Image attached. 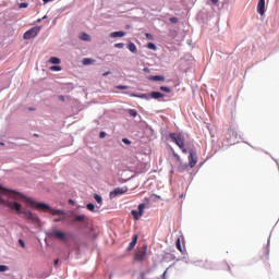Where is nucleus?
<instances>
[{"label": "nucleus", "mask_w": 279, "mask_h": 279, "mask_svg": "<svg viewBox=\"0 0 279 279\" xmlns=\"http://www.w3.org/2000/svg\"><path fill=\"white\" fill-rule=\"evenodd\" d=\"M2 196L9 197V199L16 201V199H19V197H21V193L14 192V191H11V190H7V189L0 186V204H2L7 208L15 211V214L25 215L27 220H29L34 223L38 222V216L33 214L32 211H27V210L23 211L22 210V205L19 204V202H11V201H8L5 198H2Z\"/></svg>", "instance_id": "nucleus-1"}, {"label": "nucleus", "mask_w": 279, "mask_h": 279, "mask_svg": "<svg viewBox=\"0 0 279 279\" xmlns=\"http://www.w3.org/2000/svg\"><path fill=\"white\" fill-rule=\"evenodd\" d=\"M187 134L182 131L175 132V147L180 149V151L184 155H189L187 157H198L195 154V149H193V144L191 141L186 140Z\"/></svg>", "instance_id": "nucleus-2"}, {"label": "nucleus", "mask_w": 279, "mask_h": 279, "mask_svg": "<svg viewBox=\"0 0 279 279\" xmlns=\"http://www.w3.org/2000/svg\"><path fill=\"white\" fill-rule=\"evenodd\" d=\"M225 140L229 145H236L239 144V141H241L242 138L241 135H239V133L234 131V129L229 128V130H227V133L225 134Z\"/></svg>", "instance_id": "nucleus-3"}, {"label": "nucleus", "mask_w": 279, "mask_h": 279, "mask_svg": "<svg viewBox=\"0 0 279 279\" xmlns=\"http://www.w3.org/2000/svg\"><path fill=\"white\" fill-rule=\"evenodd\" d=\"M175 250L182 254V257L177 258L175 262H184L186 263V250H184V236L180 235V238L175 239Z\"/></svg>", "instance_id": "nucleus-4"}, {"label": "nucleus", "mask_w": 279, "mask_h": 279, "mask_svg": "<svg viewBox=\"0 0 279 279\" xmlns=\"http://www.w3.org/2000/svg\"><path fill=\"white\" fill-rule=\"evenodd\" d=\"M189 163H180L178 166L177 171L180 173L186 172L190 169H193L195 165L198 163V157H187Z\"/></svg>", "instance_id": "nucleus-5"}, {"label": "nucleus", "mask_w": 279, "mask_h": 279, "mask_svg": "<svg viewBox=\"0 0 279 279\" xmlns=\"http://www.w3.org/2000/svg\"><path fill=\"white\" fill-rule=\"evenodd\" d=\"M191 64H193V57L190 53H186L184 54V57H182V59H180V64L178 65V70L186 73V70L191 68Z\"/></svg>", "instance_id": "nucleus-6"}, {"label": "nucleus", "mask_w": 279, "mask_h": 279, "mask_svg": "<svg viewBox=\"0 0 279 279\" xmlns=\"http://www.w3.org/2000/svg\"><path fill=\"white\" fill-rule=\"evenodd\" d=\"M39 33H40V27L38 26L32 27V29L25 32V34L23 35V39L25 40L34 39L38 36Z\"/></svg>", "instance_id": "nucleus-7"}, {"label": "nucleus", "mask_w": 279, "mask_h": 279, "mask_svg": "<svg viewBox=\"0 0 279 279\" xmlns=\"http://www.w3.org/2000/svg\"><path fill=\"white\" fill-rule=\"evenodd\" d=\"M27 204H29L32 207L38 209V210H49L51 207L45 203H39L34 199H27Z\"/></svg>", "instance_id": "nucleus-8"}, {"label": "nucleus", "mask_w": 279, "mask_h": 279, "mask_svg": "<svg viewBox=\"0 0 279 279\" xmlns=\"http://www.w3.org/2000/svg\"><path fill=\"white\" fill-rule=\"evenodd\" d=\"M47 236L59 239L63 242H65L68 240L65 233H63L62 231H58V230L47 232Z\"/></svg>", "instance_id": "nucleus-9"}, {"label": "nucleus", "mask_w": 279, "mask_h": 279, "mask_svg": "<svg viewBox=\"0 0 279 279\" xmlns=\"http://www.w3.org/2000/svg\"><path fill=\"white\" fill-rule=\"evenodd\" d=\"M194 264H196V267H203V268H205V269H207V270H214V269H216V267L214 266V264H213L211 262H209V260H205V262L198 260V262H196V263H194Z\"/></svg>", "instance_id": "nucleus-10"}, {"label": "nucleus", "mask_w": 279, "mask_h": 279, "mask_svg": "<svg viewBox=\"0 0 279 279\" xmlns=\"http://www.w3.org/2000/svg\"><path fill=\"white\" fill-rule=\"evenodd\" d=\"M128 191H129L128 187H117L110 192V198H114L119 195L126 194Z\"/></svg>", "instance_id": "nucleus-11"}, {"label": "nucleus", "mask_w": 279, "mask_h": 279, "mask_svg": "<svg viewBox=\"0 0 279 279\" xmlns=\"http://www.w3.org/2000/svg\"><path fill=\"white\" fill-rule=\"evenodd\" d=\"M146 256V245L142 246L137 253H135V262H142L144 260V257Z\"/></svg>", "instance_id": "nucleus-12"}, {"label": "nucleus", "mask_w": 279, "mask_h": 279, "mask_svg": "<svg viewBox=\"0 0 279 279\" xmlns=\"http://www.w3.org/2000/svg\"><path fill=\"white\" fill-rule=\"evenodd\" d=\"M256 13L260 16L265 14V0H258V3L256 4Z\"/></svg>", "instance_id": "nucleus-13"}, {"label": "nucleus", "mask_w": 279, "mask_h": 279, "mask_svg": "<svg viewBox=\"0 0 279 279\" xmlns=\"http://www.w3.org/2000/svg\"><path fill=\"white\" fill-rule=\"evenodd\" d=\"M186 36L185 31H177L175 32V43H180L182 40H184V37Z\"/></svg>", "instance_id": "nucleus-14"}, {"label": "nucleus", "mask_w": 279, "mask_h": 279, "mask_svg": "<svg viewBox=\"0 0 279 279\" xmlns=\"http://www.w3.org/2000/svg\"><path fill=\"white\" fill-rule=\"evenodd\" d=\"M123 36H126V33H124L123 31H117V32L110 33V38H112V39L121 38Z\"/></svg>", "instance_id": "nucleus-15"}, {"label": "nucleus", "mask_w": 279, "mask_h": 279, "mask_svg": "<svg viewBox=\"0 0 279 279\" xmlns=\"http://www.w3.org/2000/svg\"><path fill=\"white\" fill-rule=\"evenodd\" d=\"M124 95H129L131 97L144 99V100H148L149 99L148 95H146V94H129V93H124Z\"/></svg>", "instance_id": "nucleus-16"}, {"label": "nucleus", "mask_w": 279, "mask_h": 279, "mask_svg": "<svg viewBox=\"0 0 279 279\" xmlns=\"http://www.w3.org/2000/svg\"><path fill=\"white\" fill-rule=\"evenodd\" d=\"M136 244H137V235H133V240H131V243L129 244V247L126 248V252H132L133 248H135Z\"/></svg>", "instance_id": "nucleus-17"}, {"label": "nucleus", "mask_w": 279, "mask_h": 279, "mask_svg": "<svg viewBox=\"0 0 279 279\" xmlns=\"http://www.w3.org/2000/svg\"><path fill=\"white\" fill-rule=\"evenodd\" d=\"M165 94L160 93V92H150V97L151 99L158 100L160 98H163Z\"/></svg>", "instance_id": "nucleus-18"}, {"label": "nucleus", "mask_w": 279, "mask_h": 279, "mask_svg": "<svg viewBox=\"0 0 279 279\" xmlns=\"http://www.w3.org/2000/svg\"><path fill=\"white\" fill-rule=\"evenodd\" d=\"M78 39H81L85 43H90L92 37H90V35H88V33H81V35H78Z\"/></svg>", "instance_id": "nucleus-19"}, {"label": "nucleus", "mask_w": 279, "mask_h": 279, "mask_svg": "<svg viewBox=\"0 0 279 279\" xmlns=\"http://www.w3.org/2000/svg\"><path fill=\"white\" fill-rule=\"evenodd\" d=\"M126 48L129 49V51H131V53L137 54V47L135 46L134 43H129V45L126 46Z\"/></svg>", "instance_id": "nucleus-20"}, {"label": "nucleus", "mask_w": 279, "mask_h": 279, "mask_svg": "<svg viewBox=\"0 0 279 279\" xmlns=\"http://www.w3.org/2000/svg\"><path fill=\"white\" fill-rule=\"evenodd\" d=\"M150 81L153 82H165V76L162 75H153L149 77Z\"/></svg>", "instance_id": "nucleus-21"}, {"label": "nucleus", "mask_w": 279, "mask_h": 279, "mask_svg": "<svg viewBox=\"0 0 279 279\" xmlns=\"http://www.w3.org/2000/svg\"><path fill=\"white\" fill-rule=\"evenodd\" d=\"M81 63L83 65H92L93 63H95V60L94 59H90V58H83V60L81 61Z\"/></svg>", "instance_id": "nucleus-22"}, {"label": "nucleus", "mask_w": 279, "mask_h": 279, "mask_svg": "<svg viewBox=\"0 0 279 279\" xmlns=\"http://www.w3.org/2000/svg\"><path fill=\"white\" fill-rule=\"evenodd\" d=\"M131 214L133 215V217L135 218V220H140V218L142 217V215H144V211L132 210Z\"/></svg>", "instance_id": "nucleus-23"}, {"label": "nucleus", "mask_w": 279, "mask_h": 279, "mask_svg": "<svg viewBox=\"0 0 279 279\" xmlns=\"http://www.w3.org/2000/svg\"><path fill=\"white\" fill-rule=\"evenodd\" d=\"M86 221V215H78L76 216V218H74V220H72V222H83Z\"/></svg>", "instance_id": "nucleus-24"}, {"label": "nucleus", "mask_w": 279, "mask_h": 279, "mask_svg": "<svg viewBox=\"0 0 279 279\" xmlns=\"http://www.w3.org/2000/svg\"><path fill=\"white\" fill-rule=\"evenodd\" d=\"M126 113L133 118L137 117V111L135 109H126Z\"/></svg>", "instance_id": "nucleus-25"}, {"label": "nucleus", "mask_w": 279, "mask_h": 279, "mask_svg": "<svg viewBox=\"0 0 279 279\" xmlns=\"http://www.w3.org/2000/svg\"><path fill=\"white\" fill-rule=\"evenodd\" d=\"M146 48H147L148 50H153V51L158 50V47L155 46V44H153V43H148V45H146Z\"/></svg>", "instance_id": "nucleus-26"}, {"label": "nucleus", "mask_w": 279, "mask_h": 279, "mask_svg": "<svg viewBox=\"0 0 279 279\" xmlns=\"http://www.w3.org/2000/svg\"><path fill=\"white\" fill-rule=\"evenodd\" d=\"M50 63H52V64H60L61 63V59H59L57 57H52V58H50Z\"/></svg>", "instance_id": "nucleus-27"}, {"label": "nucleus", "mask_w": 279, "mask_h": 279, "mask_svg": "<svg viewBox=\"0 0 279 279\" xmlns=\"http://www.w3.org/2000/svg\"><path fill=\"white\" fill-rule=\"evenodd\" d=\"M85 208H87V211H92V213H94L95 211V204H87V205H85Z\"/></svg>", "instance_id": "nucleus-28"}, {"label": "nucleus", "mask_w": 279, "mask_h": 279, "mask_svg": "<svg viewBox=\"0 0 279 279\" xmlns=\"http://www.w3.org/2000/svg\"><path fill=\"white\" fill-rule=\"evenodd\" d=\"M63 214H64V211L61 209H52V215H54V216H61Z\"/></svg>", "instance_id": "nucleus-29"}, {"label": "nucleus", "mask_w": 279, "mask_h": 279, "mask_svg": "<svg viewBox=\"0 0 279 279\" xmlns=\"http://www.w3.org/2000/svg\"><path fill=\"white\" fill-rule=\"evenodd\" d=\"M94 198L97 202V204L101 205L102 199H101V196L99 194H95Z\"/></svg>", "instance_id": "nucleus-30"}, {"label": "nucleus", "mask_w": 279, "mask_h": 279, "mask_svg": "<svg viewBox=\"0 0 279 279\" xmlns=\"http://www.w3.org/2000/svg\"><path fill=\"white\" fill-rule=\"evenodd\" d=\"M116 88L119 89V90H126V89H129V86H126V85H117Z\"/></svg>", "instance_id": "nucleus-31"}, {"label": "nucleus", "mask_w": 279, "mask_h": 279, "mask_svg": "<svg viewBox=\"0 0 279 279\" xmlns=\"http://www.w3.org/2000/svg\"><path fill=\"white\" fill-rule=\"evenodd\" d=\"M50 70H52L53 72H60L61 71V66L52 65V66H50Z\"/></svg>", "instance_id": "nucleus-32"}, {"label": "nucleus", "mask_w": 279, "mask_h": 279, "mask_svg": "<svg viewBox=\"0 0 279 279\" xmlns=\"http://www.w3.org/2000/svg\"><path fill=\"white\" fill-rule=\"evenodd\" d=\"M160 90H162L165 93H171V88L168 86H160Z\"/></svg>", "instance_id": "nucleus-33"}, {"label": "nucleus", "mask_w": 279, "mask_h": 279, "mask_svg": "<svg viewBox=\"0 0 279 279\" xmlns=\"http://www.w3.org/2000/svg\"><path fill=\"white\" fill-rule=\"evenodd\" d=\"M9 271V267L5 265H0V272H7Z\"/></svg>", "instance_id": "nucleus-34"}, {"label": "nucleus", "mask_w": 279, "mask_h": 279, "mask_svg": "<svg viewBox=\"0 0 279 279\" xmlns=\"http://www.w3.org/2000/svg\"><path fill=\"white\" fill-rule=\"evenodd\" d=\"M144 208H145V205L144 204H140L137 206V213H144Z\"/></svg>", "instance_id": "nucleus-35"}, {"label": "nucleus", "mask_w": 279, "mask_h": 279, "mask_svg": "<svg viewBox=\"0 0 279 279\" xmlns=\"http://www.w3.org/2000/svg\"><path fill=\"white\" fill-rule=\"evenodd\" d=\"M270 254V239H268V245H266V256Z\"/></svg>", "instance_id": "nucleus-36"}, {"label": "nucleus", "mask_w": 279, "mask_h": 279, "mask_svg": "<svg viewBox=\"0 0 279 279\" xmlns=\"http://www.w3.org/2000/svg\"><path fill=\"white\" fill-rule=\"evenodd\" d=\"M28 7L27 2H23L21 4H19V9H26Z\"/></svg>", "instance_id": "nucleus-37"}, {"label": "nucleus", "mask_w": 279, "mask_h": 279, "mask_svg": "<svg viewBox=\"0 0 279 279\" xmlns=\"http://www.w3.org/2000/svg\"><path fill=\"white\" fill-rule=\"evenodd\" d=\"M169 138L171 140V142L175 143V133L169 134Z\"/></svg>", "instance_id": "nucleus-38"}, {"label": "nucleus", "mask_w": 279, "mask_h": 279, "mask_svg": "<svg viewBox=\"0 0 279 279\" xmlns=\"http://www.w3.org/2000/svg\"><path fill=\"white\" fill-rule=\"evenodd\" d=\"M122 143H124V145H131V141L126 137L122 138Z\"/></svg>", "instance_id": "nucleus-39"}, {"label": "nucleus", "mask_w": 279, "mask_h": 279, "mask_svg": "<svg viewBox=\"0 0 279 279\" xmlns=\"http://www.w3.org/2000/svg\"><path fill=\"white\" fill-rule=\"evenodd\" d=\"M147 40H153V35L150 33L145 34Z\"/></svg>", "instance_id": "nucleus-40"}, {"label": "nucleus", "mask_w": 279, "mask_h": 279, "mask_svg": "<svg viewBox=\"0 0 279 279\" xmlns=\"http://www.w3.org/2000/svg\"><path fill=\"white\" fill-rule=\"evenodd\" d=\"M114 48L122 49L123 48V44L122 43L114 44Z\"/></svg>", "instance_id": "nucleus-41"}, {"label": "nucleus", "mask_w": 279, "mask_h": 279, "mask_svg": "<svg viewBox=\"0 0 279 279\" xmlns=\"http://www.w3.org/2000/svg\"><path fill=\"white\" fill-rule=\"evenodd\" d=\"M19 245H21V247L25 248V242L23 240H19Z\"/></svg>", "instance_id": "nucleus-42"}, {"label": "nucleus", "mask_w": 279, "mask_h": 279, "mask_svg": "<svg viewBox=\"0 0 279 279\" xmlns=\"http://www.w3.org/2000/svg\"><path fill=\"white\" fill-rule=\"evenodd\" d=\"M106 137V132H99V138H105Z\"/></svg>", "instance_id": "nucleus-43"}, {"label": "nucleus", "mask_w": 279, "mask_h": 279, "mask_svg": "<svg viewBox=\"0 0 279 279\" xmlns=\"http://www.w3.org/2000/svg\"><path fill=\"white\" fill-rule=\"evenodd\" d=\"M52 1H54V0H43V4H47V3L52 2Z\"/></svg>", "instance_id": "nucleus-44"}, {"label": "nucleus", "mask_w": 279, "mask_h": 279, "mask_svg": "<svg viewBox=\"0 0 279 279\" xmlns=\"http://www.w3.org/2000/svg\"><path fill=\"white\" fill-rule=\"evenodd\" d=\"M184 46L191 47V43L189 40L184 41Z\"/></svg>", "instance_id": "nucleus-45"}, {"label": "nucleus", "mask_w": 279, "mask_h": 279, "mask_svg": "<svg viewBox=\"0 0 279 279\" xmlns=\"http://www.w3.org/2000/svg\"><path fill=\"white\" fill-rule=\"evenodd\" d=\"M59 100L64 102L65 101V98L63 96H59Z\"/></svg>", "instance_id": "nucleus-46"}, {"label": "nucleus", "mask_w": 279, "mask_h": 279, "mask_svg": "<svg viewBox=\"0 0 279 279\" xmlns=\"http://www.w3.org/2000/svg\"><path fill=\"white\" fill-rule=\"evenodd\" d=\"M171 172V179L170 182L173 183V170L170 171Z\"/></svg>", "instance_id": "nucleus-47"}, {"label": "nucleus", "mask_w": 279, "mask_h": 279, "mask_svg": "<svg viewBox=\"0 0 279 279\" xmlns=\"http://www.w3.org/2000/svg\"><path fill=\"white\" fill-rule=\"evenodd\" d=\"M209 1H211V4L214 5L218 4V0H209Z\"/></svg>", "instance_id": "nucleus-48"}, {"label": "nucleus", "mask_w": 279, "mask_h": 279, "mask_svg": "<svg viewBox=\"0 0 279 279\" xmlns=\"http://www.w3.org/2000/svg\"><path fill=\"white\" fill-rule=\"evenodd\" d=\"M175 161H180V155L175 154Z\"/></svg>", "instance_id": "nucleus-49"}, {"label": "nucleus", "mask_w": 279, "mask_h": 279, "mask_svg": "<svg viewBox=\"0 0 279 279\" xmlns=\"http://www.w3.org/2000/svg\"><path fill=\"white\" fill-rule=\"evenodd\" d=\"M170 22H171V23H175V17H171V19H170Z\"/></svg>", "instance_id": "nucleus-50"}, {"label": "nucleus", "mask_w": 279, "mask_h": 279, "mask_svg": "<svg viewBox=\"0 0 279 279\" xmlns=\"http://www.w3.org/2000/svg\"><path fill=\"white\" fill-rule=\"evenodd\" d=\"M107 75H110L109 71L104 73V77H106Z\"/></svg>", "instance_id": "nucleus-51"}, {"label": "nucleus", "mask_w": 279, "mask_h": 279, "mask_svg": "<svg viewBox=\"0 0 279 279\" xmlns=\"http://www.w3.org/2000/svg\"><path fill=\"white\" fill-rule=\"evenodd\" d=\"M179 22V20L178 19H175V23H177V25L178 26H182V24H180V23H178Z\"/></svg>", "instance_id": "nucleus-52"}, {"label": "nucleus", "mask_w": 279, "mask_h": 279, "mask_svg": "<svg viewBox=\"0 0 279 279\" xmlns=\"http://www.w3.org/2000/svg\"><path fill=\"white\" fill-rule=\"evenodd\" d=\"M54 265H59V259H54Z\"/></svg>", "instance_id": "nucleus-53"}, {"label": "nucleus", "mask_w": 279, "mask_h": 279, "mask_svg": "<svg viewBox=\"0 0 279 279\" xmlns=\"http://www.w3.org/2000/svg\"><path fill=\"white\" fill-rule=\"evenodd\" d=\"M180 84H179V81L175 80V87H178Z\"/></svg>", "instance_id": "nucleus-54"}, {"label": "nucleus", "mask_w": 279, "mask_h": 279, "mask_svg": "<svg viewBox=\"0 0 279 279\" xmlns=\"http://www.w3.org/2000/svg\"><path fill=\"white\" fill-rule=\"evenodd\" d=\"M69 202H70V204H74V201H72V199H70Z\"/></svg>", "instance_id": "nucleus-55"}, {"label": "nucleus", "mask_w": 279, "mask_h": 279, "mask_svg": "<svg viewBox=\"0 0 279 279\" xmlns=\"http://www.w3.org/2000/svg\"><path fill=\"white\" fill-rule=\"evenodd\" d=\"M184 197V194H180V198Z\"/></svg>", "instance_id": "nucleus-56"}, {"label": "nucleus", "mask_w": 279, "mask_h": 279, "mask_svg": "<svg viewBox=\"0 0 279 279\" xmlns=\"http://www.w3.org/2000/svg\"><path fill=\"white\" fill-rule=\"evenodd\" d=\"M47 19V15L43 16V20H46Z\"/></svg>", "instance_id": "nucleus-57"}, {"label": "nucleus", "mask_w": 279, "mask_h": 279, "mask_svg": "<svg viewBox=\"0 0 279 279\" xmlns=\"http://www.w3.org/2000/svg\"><path fill=\"white\" fill-rule=\"evenodd\" d=\"M0 145H2V146H3V145H4V143H1V142H0Z\"/></svg>", "instance_id": "nucleus-58"}]
</instances>
